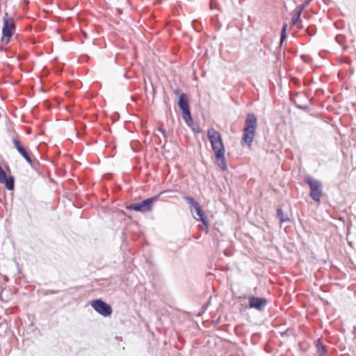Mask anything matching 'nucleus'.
<instances>
[{"label":"nucleus","mask_w":356,"mask_h":356,"mask_svg":"<svg viewBox=\"0 0 356 356\" xmlns=\"http://www.w3.org/2000/svg\"><path fill=\"white\" fill-rule=\"evenodd\" d=\"M257 127V118L252 113H248L245 120L243 134L241 143L244 147L251 148L252 144L255 136Z\"/></svg>","instance_id":"1"},{"label":"nucleus","mask_w":356,"mask_h":356,"mask_svg":"<svg viewBox=\"0 0 356 356\" xmlns=\"http://www.w3.org/2000/svg\"><path fill=\"white\" fill-rule=\"evenodd\" d=\"M207 136L215 154L216 163L222 170V139L221 134L213 128H210L208 129Z\"/></svg>","instance_id":"2"},{"label":"nucleus","mask_w":356,"mask_h":356,"mask_svg":"<svg viewBox=\"0 0 356 356\" xmlns=\"http://www.w3.org/2000/svg\"><path fill=\"white\" fill-rule=\"evenodd\" d=\"M305 182L309 186V196L315 202L319 203L323 193L322 183L309 175L305 176Z\"/></svg>","instance_id":"3"},{"label":"nucleus","mask_w":356,"mask_h":356,"mask_svg":"<svg viewBox=\"0 0 356 356\" xmlns=\"http://www.w3.org/2000/svg\"><path fill=\"white\" fill-rule=\"evenodd\" d=\"M16 29V25L14 19L12 17H8L7 13H5V16L3 18V27H2V38L1 42L6 40V44H8L14 35Z\"/></svg>","instance_id":"4"},{"label":"nucleus","mask_w":356,"mask_h":356,"mask_svg":"<svg viewBox=\"0 0 356 356\" xmlns=\"http://www.w3.org/2000/svg\"><path fill=\"white\" fill-rule=\"evenodd\" d=\"M161 194L159 193L155 196L147 198L140 202L129 204L126 207V209L129 211H135L140 213H145L152 210L154 203L158 200Z\"/></svg>","instance_id":"5"},{"label":"nucleus","mask_w":356,"mask_h":356,"mask_svg":"<svg viewBox=\"0 0 356 356\" xmlns=\"http://www.w3.org/2000/svg\"><path fill=\"white\" fill-rule=\"evenodd\" d=\"M184 200L189 204L191 213H195L198 217L196 218L194 216V218L206 225L207 218L200 203L191 196L184 197Z\"/></svg>","instance_id":"6"},{"label":"nucleus","mask_w":356,"mask_h":356,"mask_svg":"<svg viewBox=\"0 0 356 356\" xmlns=\"http://www.w3.org/2000/svg\"><path fill=\"white\" fill-rule=\"evenodd\" d=\"M90 305L96 312L104 317H108L112 314L111 306L102 299L92 300Z\"/></svg>","instance_id":"7"},{"label":"nucleus","mask_w":356,"mask_h":356,"mask_svg":"<svg viewBox=\"0 0 356 356\" xmlns=\"http://www.w3.org/2000/svg\"><path fill=\"white\" fill-rule=\"evenodd\" d=\"M209 8L211 11V25L216 31H219L221 29V24L220 22L219 15L216 12L221 11L220 2L218 0H210Z\"/></svg>","instance_id":"8"},{"label":"nucleus","mask_w":356,"mask_h":356,"mask_svg":"<svg viewBox=\"0 0 356 356\" xmlns=\"http://www.w3.org/2000/svg\"><path fill=\"white\" fill-rule=\"evenodd\" d=\"M0 184H4L8 191H13L15 188V178L13 175L7 176L6 172L0 165Z\"/></svg>","instance_id":"9"},{"label":"nucleus","mask_w":356,"mask_h":356,"mask_svg":"<svg viewBox=\"0 0 356 356\" xmlns=\"http://www.w3.org/2000/svg\"><path fill=\"white\" fill-rule=\"evenodd\" d=\"M249 305L250 308L261 311L267 305V300L263 297L249 296Z\"/></svg>","instance_id":"10"},{"label":"nucleus","mask_w":356,"mask_h":356,"mask_svg":"<svg viewBox=\"0 0 356 356\" xmlns=\"http://www.w3.org/2000/svg\"><path fill=\"white\" fill-rule=\"evenodd\" d=\"M18 153L25 159V161L31 166L35 170H37L38 166L40 165L38 161H33L31 154L30 150L26 147H23L17 151Z\"/></svg>","instance_id":"11"},{"label":"nucleus","mask_w":356,"mask_h":356,"mask_svg":"<svg viewBox=\"0 0 356 356\" xmlns=\"http://www.w3.org/2000/svg\"><path fill=\"white\" fill-rule=\"evenodd\" d=\"M177 104L181 111L190 109L188 97L186 93L179 95Z\"/></svg>","instance_id":"12"},{"label":"nucleus","mask_w":356,"mask_h":356,"mask_svg":"<svg viewBox=\"0 0 356 356\" xmlns=\"http://www.w3.org/2000/svg\"><path fill=\"white\" fill-rule=\"evenodd\" d=\"M211 265H214L216 270H221L222 269V264L220 253L216 252L211 258Z\"/></svg>","instance_id":"13"},{"label":"nucleus","mask_w":356,"mask_h":356,"mask_svg":"<svg viewBox=\"0 0 356 356\" xmlns=\"http://www.w3.org/2000/svg\"><path fill=\"white\" fill-rule=\"evenodd\" d=\"M181 113L183 120L188 127H192L193 125V121L191 113V109L182 111Z\"/></svg>","instance_id":"14"},{"label":"nucleus","mask_w":356,"mask_h":356,"mask_svg":"<svg viewBox=\"0 0 356 356\" xmlns=\"http://www.w3.org/2000/svg\"><path fill=\"white\" fill-rule=\"evenodd\" d=\"M277 217L279 218L281 224L291 221L290 218L284 213L281 207L277 209Z\"/></svg>","instance_id":"15"},{"label":"nucleus","mask_w":356,"mask_h":356,"mask_svg":"<svg viewBox=\"0 0 356 356\" xmlns=\"http://www.w3.org/2000/svg\"><path fill=\"white\" fill-rule=\"evenodd\" d=\"M315 343L317 348V353L318 355H327V350H325V345L320 339H318L315 342Z\"/></svg>","instance_id":"16"},{"label":"nucleus","mask_w":356,"mask_h":356,"mask_svg":"<svg viewBox=\"0 0 356 356\" xmlns=\"http://www.w3.org/2000/svg\"><path fill=\"white\" fill-rule=\"evenodd\" d=\"M286 31H287V24L284 23L283 24L282 30H281L280 47L282 46L283 42L286 40V39L287 38Z\"/></svg>","instance_id":"17"},{"label":"nucleus","mask_w":356,"mask_h":356,"mask_svg":"<svg viewBox=\"0 0 356 356\" xmlns=\"http://www.w3.org/2000/svg\"><path fill=\"white\" fill-rule=\"evenodd\" d=\"M12 143H13L15 148L17 149V151H19L21 149H22L23 147H24L22 145V144L21 143V142L16 138H13Z\"/></svg>","instance_id":"18"},{"label":"nucleus","mask_w":356,"mask_h":356,"mask_svg":"<svg viewBox=\"0 0 356 356\" xmlns=\"http://www.w3.org/2000/svg\"><path fill=\"white\" fill-rule=\"evenodd\" d=\"M316 32V27L315 25H309L307 28V33L310 36L314 35Z\"/></svg>","instance_id":"19"},{"label":"nucleus","mask_w":356,"mask_h":356,"mask_svg":"<svg viewBox=\"0 0 356 356\" xmlns=\"http://www.w3.org/2000/svg\"><path fill=\"white\" fill-rule=\"evenodd\" d=\"M300 17L301 15H300L299 14L295 13L291 19L292 25L297 24L301 20Z\"/></svg>","instance_id":"20"},{"label":"nucleus","mask_w":356,"mask_h":356,"mask_svg":"<svg viewBox=\"0 0 356 356\" xmlns=\"http://www.w3.org/2000/svg\"><path fill=\"white\" fill-rule=\"evenodd\" d=\"M304 9H305V6H304V5L300 4V5L296 7V13H296V14H299L300 15H302V11L304 10Z\"/></svg>","instance_id":"21"},{"label":"nucleus","mask_w":356,"mask_h":356,"mask_svg":"<svg viewBox=\"0 0 356 356\" xmlns=\"http://www.w3.org/2000/svg\"><path fill=\"white\" fill-rule=\"evenodd\" d=\"M158 131H160L163 134V137L165 138V142H166L167 141V137H168L167 131L165 129H163V128H161V127H159L158 129Z\"/></svg>","instance_id":"22"},{"label":"nucleus","mask_w":356,"mask_h":356,"mask_svg":"<svg viewBox=\"0 0 356 356\" xmlns=\"http://www.w3.org/2000/svg\"><path fill=\"white\" fill-rule=\"evenodd\" d=\"M200 229H202L203 231H204L206 233L209 232V222L208 220L207 219V223L206 225L203 224L202 226L200 227Z\"/></svg>","instance_id":"23"},{"label":"nucleus","mask_w":356,"mask_h":356,"mask_svg":"<svg viewBox=\"0 0 356 356\" xmlns=\"http://www.w3.org/2000/svg\"><path fill=\"white\" fill-rule=\"evenodd\" d=\"M301 58L303 60H305V62H307V63L311 60V58L307 55L303 54L301 56Z\"/></svg>","instance_id":"24"},{"label":"nucleus","mask_w":356,"mask_h":356,"mask_svg":"<svg viewBox=\"0 0 356 356\" xmlns=\"http://www.w3.org/2000/svg\"><path fill=\"white\" fill-rule=\"evenodd\" d=\"M58 291H54V290H46L44 291V294L45 295H49V294H55Z\"/></svg>","instance_id":"25"},{"label":"nucleus","mask_w":356,"mask_h":356,"mask_svg":"<svg viewBox=\"0 0 356 356\" xmlns=\"http://www.w3.org/2000/svg\"><path fill=\"white\" fill-rule=\"evenodd\" d=\"M336 39H337V41L340 43V42H342V41L343 40L344 38L343 35H337L336 36Z\"/></svg>","instance_id":"26"},{"label":"nucleus","mask_w":356,"mask_h":356,"mask_svg":"<svg viewBox=\"0 0 356 356\" xmlns=\"http://www.w3.org/2000/svg\"><path fill=\"white\" fill-rule=\"evenodd\" d=\"M192 129V130L195 132V133H199L200 132V129L199 128H196L194 127V124L192 126V127H191Z\"/></svg>","instance_id":"27"},{"label":"nucleus","mask_w":356,"mask_h":356,"mask_svg":"<svg viewBox=\"0 0 356 356\" xmlns=\"http://www.w3.org/2000/svg\"><path fill=\"white\" fill-rule=\"evenodd\" d=\"M297 26V28L298 29H302L303 27V25L302 24V20H300L297 24H296Z\"/></svg>","instance_id":"28"},{"label":"nucleus","mask_w":356,"mask_h":356,"mask_svg":"<svg viewBox=\"0 0 356 356\" xmlns=\"http://www.w3.org/2000/svg\"><path fill=\"white\" fill-rule=\"evenodd\" d=\"M311 1L312 0H306L302 5H304L305 8L307 5L310 3Z\"/></svg>","instance_id":"29"},{"label":"nucleus","mask_w":356,"mask_h":356,"mask_svg":"<svg viewBox=\"0 0 356 356\" xmlns=\"http://www.w3.org/2000/svg\"><path fill=\"white\" fill-rule=\"evenodd\" d=\"M225 152V149L224 148V153ZM227 170V164L225 162V158L224 157V172Z\"/></svg>","instance_id":"30"},{"label":"nucleus","mask_w":356,"mask_h":356,"mask_svg":"<svg viewBox=\"0 0 356 356\" xmlns=\"http://www.w3.org/2000/svg\"><path fill=\"white\" fill-rule=\"evenodd\" d=\"M209 301L207 302V303L206 305H204L203 307H202V309H203V312H204V311L206 310L208 305L209 304Z\"/></svg>","instance_id":"31"},{"label":"nucleus","mask_w":356,"mask_h":356,"mask_svg":"<svg viewBox=\"0 0 356 356\" xmlns=\"http://www.w3.org/2000/svg\"><path fill=\"white\" fill-rule=\"evenodd\" d=\"M297 107L300 109H303V110H305L306 108H307V107L306 106H297Z\"/></svg>","instance_id":"32"},{"label":"nucleus","mask_w":356,"mask_h":356,"mask_svg":"<svg viewBox=\"0 0 356 356\" xmlns=\"http://www.w3.org/2000/svg\"><path fill=\"white\" fill-rule=\"evenodd\" d=\"M223 254H224V255H226V256H229L231 254L230 252H227L225 250H224Z\"/></svg>","instance_id":"33"},{"label":"nucleus","mask_w":356,"mask_h":356,"mask_svg":"<svg viewBox=\"0 0 356 356\" xmlns=\"http://www.w3.org/2000/svg\"><path fill=\"white\" fill-rule=\"evenodd\" d=\"M213 240H216L217 245H218L220 241H219L218 238H217L216 235L215 236V238L213 237Z\"/></svg>","instance_id":"34"},{"label":"nucleus","mask_w":356,"mask_h":356,"mask_svg":"<svg viewBox=\"0 0 356 356\" xmlns=\"http://www.w3.org/2000/svg\"><path fill=\"white\" fill-rule=\"evenodd\" d=\"M353 333L354 334H356V326H354V327H353Z\"/></svg>","instance_id":"35"},{"label":"nucleus","mask_w":356,"mask_h":356,"mask_svg":"<svg viewBox=\"0 0 356 356\" xmlns=\"http://www.w3.org/2000/svg\"><path fill=\"white\" fill-rule=\"evenodd\" d=\"M56 71H57L58 72H60L62 71L61 67H57V69H56Z\"/></svg>","instance_id":"36"},{"label":"nucleus","mask_w":356,"mask_h":356,"mask_svg":"<svg viewBox=\"0 0 356 356\" xmlns=\"http://www.w3.org/2000/svg\"><path fill=\"white\" fill-rule=\"evenodd\" d=\"M175 93L176 95H178V94H179V91H178V90H175Z\"/></svg>","instance_id":"37"},{"label":"nucleus","mask_w":356,"mask_h":356,"mask_svg":"<svg viewBox=\"0 0 356 356\" xmlns=\"http://www.w3.org/2000/svg\"><path fill=\"white\" fill-rule=\"evenodd\" d=\"M318 356H327V355H318Z\"/></svg>","instance_id":"38"}]
</instances>
